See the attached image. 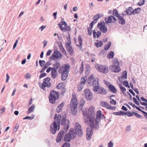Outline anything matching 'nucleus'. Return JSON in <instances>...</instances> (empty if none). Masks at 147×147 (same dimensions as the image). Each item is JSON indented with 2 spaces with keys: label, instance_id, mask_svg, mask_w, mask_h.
Here are the masks:
<instances>
[{
  "label": "nucleus",
  "instance_id": "1",
  "mask_svg": "<svg viewBox=\"0 0 147 147\" xmlns=\"http://www.w3.org/2000/svg\"><path fill=\"white\" fill-rule=\"evenodd\" d=\"M83 115L87 118L84 120L85 123L88 125H89V127L87 129L86 137L87 140H90L92 136L91 132L92 131V109L90 108L87 110L86 109H82Z\"/></svg>",
  "mask_w": 147,
  "mask_h": 147
},
{
  "label": "nucleus",
  "instance_id": "11",
  "mask_svg": "<svg viewBox=\"0 0 147 147\" xmlns=\"http://www.w3.org/2000/svg\"><path fill=\"white\" fill-rule=\"evenodd\" d=\"M97 27L101 32L103 33H105L107 31V28L105 24L104 21L98 22L97 24Z\"/></svg>",
  "mask_w": 147,
  "mask_h": 147
},
{
  "label": "nucleus",
  "instance_id": "35",
  "mask_svg": "<svg viewBox=\"0 0 147 147\" xmlns=\"http://www.w3.org/2000/svg\"><path fill=\"white\" fill-rule=\"evenodd\" d=\"M113 15L115 16L117 18L120 16V15L118 13L117 10L116 9H114L113 10Z\"/></svg>",
  "mask_w": 147,
  "mask_h": 147
},
{
  "label": "nucleus",
  "instance_id": "20",
  "mask_svg": "<svg viewBox=\"0 0 147 147\" xmlns=\"http://www.w3.org/2000/svg\"><path fill=\"white\" fill-rule=\"evenodd\" d=\"M57 75V70L55 68H53L51 71V76L53 78L55 79L56 78Z\"/></svg>",
  "mask_w": 147,
  "mask_h": 147
},
{
  "label": "nucleus",
  "instance_id": "46",
  "mask_svg": "<svg viewBox=\"0 0 147 147\" xmlns=\"http://www.w3.org/2000/svg\"><path fill=\"white\" fill-rule=\"evenodd\" d=\"M133 99L134 102L136 105H140V103L139 102V101L137 100L134 97H133Z\"/></svg>",
  "mask_w": 147,
  "mask_h": 147
},
{
  "label": "nucleus",
  "instance_id": "14",
  "mask_svg": "<svg viewBox=\"0 0 147 147\" xmlns=\"http://www.w3.org/2000/svg\"><path fill=\"white\" fill-rule=\"evenodd\" d=\"M109 70L112 72L118 73L121 71V69L119 67V65H112L109 66Z\"/></svg>",
  "mask_w": 147,
  "mask_h": 147
},
{
  "label": "nucleus",
  "instance_id": "3",
  "mask_svg": "<svg viewBox=\"0 0 147 147\" xmlns=\"http://www.w3.org/2000/svg\"><path fill=\"white\" fill-rule=\"evenodd\" d=\"M61 116L55 114L54 117V121L52 123L50 126V131L53 134H55L57 130L59 131L60 128V123H61Z\"/></svg>",
  "mask_w": 147,
  "mask_h": 147
},
{
  "label": "nucleus",
  "instance_id": "28",
  "mask_svg": "<svg viewBox=\"0 0 147 147\" xmlns=\"http://www.w3.org/2000/svg\"><path fill=\"white\" fill-rule=\"evenodd\" d=\"M96 41H98V42H95L94 43V45L96 47H100L102 45L103 43L102 41H98V40L97 39V40Z\"/></svg>",
  "mask_w": 147,
  "mask_h": 147
},
{
  "label": "nucleus",
  "instance_id": "23",
  "mask_svg": "<svg viewBox=\"0 0 147 147\" xmlns=\"http://www.w3.org/2000/svg\"><path fill=\"white\" fill-rule=\"evenodd\" d=\"M118 20L119 23L121 25H124L125 22L124 18L121 16L118 18Z\"/></svg>",
  "mask_w": 147,
  "mask_h": 147
},
{
  "label": "nucleus",
  "instance_id": "22",
  "mask_svg": "<svg viewBox=\"0 0 147 147\" xmlns=\"http://www.w3.org/2000/svg\"><path fill=\"white\" fill-rule=\"evenodd\" d=\"M108 88L110 91L113 93H115L117 92V90L116 88L112 84L109 86Z\"/></svg>",
  "mask_w": 147,
  "mask_h": 147
},
{
  "label": "nucleus",
  "instance_id": "60",
  "mask_svg": "<svg viewBox=\"0 0 147 147\" xmlns=\"http://www.w3.org/2000/svg\"><path fill=\"white\" fill-rule=\"evenodd\" d=\"M44 82H50V81H51V79L49 77H47L45 78L44 80Z\"/></svg>",
  "mask_w": 147,
  "mask_h": 147
},
{
  "label": "nucleus",
  "instance_id": "47",
  "mask_svg": "<svg viewBox=\"0 0 147 147\" xmlns=\"http://www.w3.org/2000/svg\"><path fill=\"white\" fill-rule=\"evenodd\" d=\"M83 65L84 63L83 62H82L81 63V66L80 68V74H82V73L83 70Z\"/></svg>",
  "mask_w": 147,
  "mask_h": 147
},
{
  "label": "nucleus",
  "instance_id": "44",
  "mask_svg": "<svg viewBox=\"0 0 147 147\" xmlns=\"http://www.w3.org/2000/svg\"><path fill=\"white\" fill-rule=\"evenodd\" d=\"M113 63L114 64H117V65H119V63L118 59L116 58H114L113 60Z\"/></svg>",
  "mask_w": 147,
  "mask_h": 147
},
{
  "label": "nucleus",
  "instance_id": "24",
  "mask_svg": "<svg viewBox=\"0 0 147 147\" xmlns=\"http://www.w3.org/2000/svg\"><path fill=\"white\" fill-rule=\"evenodd\" d=\"M78 42L80 45H76L80 49H81L82 45V40L81 36L80 35H79L78 36Z\"/></svg>",
  "mask_w": 147,
  "mask_h": 147
},
{
  "label": "nucleus",
  "instance_id": "57",
  "mask_svg": "<svg viewBox=\"0 0 147 147\" xmlns=\"http://www.w3.org/2000/svg\"><path fill=\"white\" fill-rule=\"evenodd\" d=\"M113 19V21L112 20V23L114 24H115L117 23V20L116 18L114 16H112V19Z\"/></svg>",
  "mask_w": 147,
  "mask_h": 147
},
{
  "label": "nucleus",
  "instance_id": "16",
  "mask_svg": "<svg viewBox=\"0 0 147 147\" xmlns=\"http://www.w3.org/2000/svg\"><path fill=\"white\" fill-rule=\"evenodd\" d=\"M84 94L86 99L88 100H90L91 99V91L88 89H85L84 90Z\"/></svg>",
  "mask_w": 147,
  "mask_h": 147
},
{
  "label": "nucleus",
  "instance_id": "31",
  "mask_svg": "<svg viewBox=\"0 0 147 147\" xmlns=\"http://www.w3.org/2000/svg\"><path fill=\"white\" fill-rule=\"evenodd\" d=\"M64 106V103H61L59 106H58L56 109V111L57 113H59L61 112L62 109V108Z\"/></svg>",
  "mask_w": 147,
  "mask_h": 147
},
{
  "label": "nucleus",
  "instance_id": "58",
  "mask_svg": "<svg viewBox=\"0 0 147 147\" xmlns=\"http://www.w3.org/2000/svg\"><path fill=\"white\" fill-rule=\"evenodd\" d=\"M70 144L69 143L65 142L62 147H70Z\"/></svg>",
  "mask_w": 147,
  "mask_h": 147
},
{
  "label": "nucleus",
  "instance_id": "32",
  "mask_svg": "<svg viewBox=\"0 0 147 147\" xmlns=\"http://www.w3.org/2000/svg\"><path fill=\"white\" fill-rule=\"evenodd\" d=\"M113 114L115 115L122 116L124 115V111H121L117 112H113Z\"/></svg>",
  "mask_w": 147,
  "mask_h": 147
},
{
  "label": "nucleus",
  "instance_id": "36",
  "mask_svg": "<svg viewBox=\"0 0 147 147\" xmlns=\"http://www.w3.org/2000/svg\"><path fill=\"white\" fill-rule=\"evenodd\" d=\"M67 49L68 53L70 55H72L74 53V51L72 47H67Z\"/></svg>",
  "mask_w": 147,
  "mask_h": 147
},
{
  "label": "nucleus",
  "instance_id": "4",
  "mask_svg": "<svg viewBox=\"0 0 147 147\" xmlns=\"http://www.w3.org/2000/svg\"><path fill=\"white\" fill-rule=\"evenodd\" d=\"M102 112L100 110L98 111L96 113V118L92 116V130H97L99 128V123L100 121L102 116ZM93 131H92V134Z\"/></svg>",
  "mask_w": 147,
  "mask_h": 147
},
{
  "label": "nucleus",
  "instance_id": "50",
  "mask_svg": "<svg viewBox=\"0 0 147 147\" xmlns=\"http://www.w3.org/2000/svg\"><path fill=\"white\" fill-rule=\"evenodd\" d=\"M39 62L40 65L41 67L43 66L45 63V61L43 60H40L39 61Z\"/></svg>",
  "mask_w": 147,
  "mask_h": 147
},
{
  "label": "nucleus",
  "instance_id": "59",
  "mask_svg": "<svg viewBox=\"0 0 147 147\" xmlns=\"http://www.w3.org/2000/svg\"><path fill=\"white\" fill-rule=\"evenodd\" d=\"M101 34V32L100 31H98L96 32V35L97 38H98Z\"/></svg>",
  "mask_w": 147,
  "mask_h": 147
},
{
  "label": "nucleus",
  "instance_id": "56",
  "mask_svg": "<svg viewBox=\"0 0 147 147\" xmlns=\"http://www.w3.org/2000/svg\"><path fill=\"white\" fill-rule=\"evenodd\" d=\"M103 81L105 84L107 85L108 88L109 86L111 84L110 82L107 81L105 80H104Z\"/></svg>",
  "mask_w": 147,
  "mask_h": 147
},
{
  "label": "nucleus",
  "instance_id": "45",
  "mask_svg": "<svg viewBox=\"0 0 147 147\" xmlns=\"http://www.w3.org/2000/svg\"><path fill=\"white\" fill-rule=\"evenodd\" d=\"M123 84L126 87H127L128 88H130V86L129 85V83L127 81L124 80L123 81Z\"/></svg>",
  "mask_w": 147,
  "mask_h": 147
},
{
  "label": "nucleus",
  "instance_id": "55",
  "mask_svg": "<svg viewBox=\"0 0 147 147\" xmlns=\"http://www.w3.org/2000/svg\"><path fill=\"white\" fill-rule=\"evenodd\" d=\"M132 113H134V115L137 117L138 118H140L142 117V116L141 115H140L139 114L134 112V111H132Z\"/></svg>",
  "mask_w": 147,
  "mask_h": 147
},
{
  "label": "nucleus",
  "instance_id": "30",
  "mask_svg": "<svg viewBox=\"0 0 147 147\" xmlns=\"http://www.w3.org/2000/svg\"><path fill=\"white\" fill-rule=\"evenodd\" d=\"M115 54L113 51H110L107 55V57L109 59L113 58Z\"/></svg>",
  "mask_w": 147,
  "mask_h": 147
},
{
  "label": "nucleus",
  "instance_id": "17",
  "mask_svg": "<svg viewBox=\"0 0 147 147\" xmlns=\"http://www.w3.org/2000/svg\"><path fill=\"white\" fill-rule=\"evenodd\" d=\"M141 11V8L140 7H138L134 9L132 11H131L130 12H127V15L131 16L132 14L135 15V14H138Z\"/></svg>",
  "mask_w": 147,
  "mask_h": 147
},
{
  "label": "nucleus",
  "instance_id": "26",
  "mask_svg": "<svg viewBox=\"0 0 147 147\" xmlns=\"http://www.w3.org/2000/svg\"><path fill=\"white\" fill-rule=\"evenodd\" d=\"M85 103V101L84 99L82 98L80 100V102L79 107V108L80 110H82L83 107L84 106Z\"/></svg>",
  "mask_w": 147,
  "mask_h": 147
},
{
  "label": "nucleus",
  "instance_id": "63",
  "mask_svg": "<svg viewBox=\"0 0 147 147\" xmlns=\"http://www.w3.org/2000/svg\"><path fill=\"white\" fill-rule=\"evenodd\" d=\"M113 144L111 141H110L108 144V147H113Z\"/></svg>",
  "mask_w": 147,
  "mask_h": 147
},
{
  "label": "nucleus",
  "instance_id": "48",
  "mask_svg": "<svg viewBox=\"0 0 147 147\" xmlns=\"http://www.w3.org/2000/svg\"><path fill=\"white\" fill-rule=\"evenodd\" d=\"M140 1L141 3H140V2H139L137 4V5L140 6L143 5L145 3V0H140Z\"/></svg>",
  "mask_w": 147,
  "mask_h": 147
},
{
  "label": "nucleus",
  "instance_id": "13",
  "mask_svg": "<svg viewBox=\"0 0 147 147\" xmlns=\"http://www.w3.org/2000/svg\"><path fill=\"white\" fill-rule=\"evenodd\" d=\"M75 126L76 129L74 130V133H75L76 135H78L79 136H81L82 134V131L81 129V127L80 125L78 123H75Z\"/></svg>",
  "mask_w": 147,
  "mask_h": 147
},
{
  "label": "nucleus",
  "instance_id": "39",
  "mask_svg": "<svg viewBox=\"0 0 147 147\" xmlns=\"http://www.w3.org/2000/svg\"><path fill=\"white\" fill-rule=\"evenodd\" d=\"M121 76L123 79H126L127 77V73L126 70L124 71L121 74Z\"/></svg>",
  "mask_w": 147,
  "mask_h": 147
},
{
  "label": "nucleus",
  "instance_id": "54",
  "mask_svg": "<svg viewBox=\"0 0 147 147\" xmlns=\"http://www.w3.org/2000/svg\"><path fill=\"white\" fill-rule=\"evenodd\" d=\"M136 108L137 110L141 112L144 115L145 114V113H146V112L143 111L142 109H141L139 107H138L137 106Z\"/></svg>",
  "mask_w": 147,
  "mask_h": 147
},
{
  "label": "nucleus",
  "instance_id": "12",
  "mask_svg": "<svg viewBox=\"0 0 147 147\" xmlns=\"http://www.w3.org/2000/svg\"><path fill=\"white\" fill-rule=\"evenodd\" d=\"M96 69L100 72L106 73L108 72V67H106L105 65H102L97 64L95 65Z\"/></svg>",
  "mask_w": 147,
  "mask_h": 147
},
{
  "label": "nucleus",
  "instance_id": "15",
  "mask_svg": "<svg viewBox=\"0 0 147 147\" xmlns=\"http://www.w3.org/2000/svg\"><path fill=\"white\" fill-rule=\"evenodd\" d=\"M86 82V80L85 79V78L83 77L82 78L80 84L77 86V90L78 91H80L82 90Z\"/></svg>",
  "mask_w": 147,
  "mask_h": 147
},
{
  "label": "nucleus",
  "instance_id": "19",
  "mask_svg": "<svg viewBox=\"0 0 147 147\" xmlns=\"http://www.w3.org/2000/svg\"><path fill=\"white\" fill-rule=\"evenodd\" d=\"M102 16L100 15V13L96 14L92 18V19L94 20V21H92V27L93 24L96 23L97 21Z\"/></svg>",
  "mask_w": 147,
  "mask_h": 147
},
{
  "label": "nucleus",
  "instance_id": "52",
  "mask_svg": "<svg viewBox=\"0 0 147 147\" xmlns=\"http://www.w3.org/2000/svg\"><path fill=\"white\" fill-rule=\"evenodd\" d=\"M63 86V84L60 83L57 86V88L59 89H61L62 88Z\"/></svg>",
  "mask_w": 147,
  "mask_h": 147
},
{
  "label": "nucleus",
  "instance_id": "5",
  "mask_svg": "<svg viewBox=\"0 0 147 147\" xmlns=\"http://www.w3.org/2000/svg\"><path fill=\"white\" fill-rule=\"evenodd\" d=\"M69 68V65L66 64L62 65L59 69V72L60 74L62 73L61 78L63 81L65 80L67 78Z\"/></svg>",
  "mask_w": 147,
  "mask_h": 147
},
{
  "label": "nucleus",
  "instance_id": "27",
  "mask_svg": "<svg viewBox=\"0 0 147 147\" xmlns=\"http://www.w3.org/2000/svg\"><path fill=\"white\" fill-rule=\"evenodd\" d=\"M112 16H109L108 18H105V23L107 24L112 23Z\"/></svg>",
  "mask_w": 147,
  "mask_h": 147
},
{
  "label": "nucleus",
  "instance_id": "9",
  "mask_svg": "<svg viewBox=\"0 0 147 147\" xmlns=\"http://www.w3.org/2000/svg\"><path fill=\"white\" fill-rule=\"evenodd\" d=\"M58 25L61 30L62 31H69L70 30V27L67 25L65 21L61 22V23L58 24Z\"/></svg>",
  "mask_w": 147,
  "mask_h": 147
},
{
  "label": "nucleus",
  "instance_id": "41",
  "mask_svg": "<svg viewBox=\"0 0 147 147\" xmlns=\"http://www.w3.org/2000/svg\"><path fill=\"white\" fill-rule=\"evenodd\" d=\"M71 112L72 115H76L77 112V108H74L73 109L71 108Z\"/></svg>",
  "mask_w": 147,
  "mask_h": 147
},
{
  "label": "nucleus",
  "instance_id": "43",
  "mask_svg": "<svg viewBox=\"0 0 147 147\" xmlns=\"http://www.w3.org/2000/svg\"><path fill=\"white\" fill-rule=\"evenodd\" d=\"M134 113L132 112H130L129 111H128L127 112H124V115H126L128 117H130L134 115Z\"/></svg>",
  "mask_w": 147,
  "mask_h": 147
},
{
  "label": "nucleus",
  "instance_id": "53",
  "mask_svg": "<svg viewBox=\"0 0 147 147\" xmlns=\"http://www.w3.org/2000/svg\"><path fill=\"white\" fill-rule=\"evenodd\" d=\"M133 9L132 7H129L127 9H126L125 11L124 12H126V14H127V12H130L129 11H131V10H132Z\"/></svg>",
  "mask_w": 147,
  "mask_h": 147
},
{
  "label": "nucleus",
  "instance_id": "49",
  "mask_svg": "<svg viewBox=\"0 0 147 147\" xmlns=\"http://www.w3.org/2000/svg\"><path fill=\"white\" fill-rule=\"evenodd\" d=\"M110 102L111 104L114 105H116L117 102L115 100L112 98H110Z\"/></svg>",
  "mask_w": 147,
  "mask_h": 147
},
{
  "label": "nucleus",
  "instance_id": "8",
  "mask_svg": "<svg viewBox=\"0 0 147 147\" xmlns=\"http://www.w3.org/2000/svg\"><path fill=\"white\" fill-rule=\"evenodd\" d=\"M78 104V101L77 100L76 95L75 93L73 94L72 98L70 102V108H77Z\"/></svg>",
  "mask_w": 147,
  "mask_h": 147
},
{
  "label": "nucleus",
  "instance_id": "18",
  "mask_svg": "<svg viewBox=\"0 0 147 147\" xmlns=\"http://www.w3.org/2000/svg\"><path fill=\"white\" fill-rule=\"evenodd\" d=\"M51 86V84L50 82H48L43 81L42 84L41 85V86L40 85V87L41 88L43 89V90H45L46 87L49 88Z\"/></svg>",
  "mask_w": 147,
  "mask_h": 147
},
{
  "label": "nucleus",
  "instance_id": "6",
  "mask_svg": "<svg viewBox=\"0 0 147 147\" xmlns=\"http://www.w3.org/2000/svg\"><path fill=\"white\" fill-rule=\"evenodd\" d=\"M59 94L55 90H52L50 92L49 96V102L52 104L54 103L56 100L59 98Z\"/></svg>",
  "mask_w": 147,
  "mask_h": 147
},
{
  "label": "nucleus",
  "instance_id": "61",
  "mask_svg": "<svg viewBox=\"0 0 147 147\" xmlns=\"http://www.w3.org/2000/svg\"><path fill=\"white\" fill-rule=\"evenodd\" d=\"M46 75V74L45 73H41V74L40 75L39 77V78L41 79L43 77L45 76Z\"/></svg>",
  "mask_w": 147,
  "mask_h": 147
},
{
  "label": "nucleus",
  "instance_id": "51",
  "mask_svg": "<svg viewBox=\"0 0 147 147\" xmlns=\"http://www.w3.org/2000/svg\"><path fill=\"white\" fill-rule=\"evenodd\" d=\"M107 109H111L115 110L116 109V107H112V106L109 105Z\"/></svg>",
  "mask_w": 147,
  "mask_h": 147
},
{
  "label": "nucleus",
  "instance_id": "7",
  "mask_svg": "<svg viewBox=\"0 0 147 147\" xmlns=\"http://www.w3.org/2000/svg\"><path fill=\"white\" fill-rule=\"evenodd\" d=\"M76 136V134L74 133V130L72 129H70L69 132L65 135L64 140L66 142H70L71 140L72 136L74 138Z\"/></svg>",
  "mask_w": 147,
  "mask_h": 147
},
{
  "label": "nucleus",
  "instance_id": "29",
  "mask_svg": "<svg viewBox=\"0 0 147 147\" xmlns=\"http://www.w3.org/2000/svg\"><path fill=\"white\" fill-rule=\"evenodd\" d=\"M35 106L33 105L28 108L27 114H29L33 112L35 109Z\"/></svg>",
  "mask_w": 147,
  "mask_h": 147
},
{
  "label": "nucleus",
  "instance_id": "37",
  "mask_svg": "<svg viewBox=\"0 0 147 147\" xmlns=\"http://www.w3.org/2000/svg\"><path fill=\"white\" fill-rule=\"evenodd\" d=\"M88 34L91 35L92 32V22L90 23L89 27L88 28Z\"/></svg>",
  "mask_w": 147,
  "mask_h": 147
},
{
  "label": "nucleus",
  "instance_id": "62",
  "mask_svg": "<svg viewBox=\"0 0 147 147\" xmlns=\"http://www.w3.org/2000/svg\"><path fill=\"white\" fill-rule=\"evenodd\" d=\"M34 118V115L32 116V117H29V116H26L25 118H24V119H28L30 120H32Z\"/></svg>",
  "mask_w": 147,
  "mask_h": 147
},
{
  "label": "nucleus",
  "instance_id": "40",
  "mask_svg": "<svg viewBox=\"0 0 147 147\" xmlns=\"http://www.w3.org/2000/svg\"><path fill=\"white\" fill-rule=\"evenodd\" d=\"M119 86L123 93L124 94H126V93L125 92V91H126V88L122 86L121 84H119Z\"/></svg>",
  "mask_w": 147,
  "mask_h": 147
},
{
  "label": "nucleus",
  "instance_id": "2",
  "mask_svg": "<svg viewBox=\"0 0 147 147\" xmlns=\"http://www.w3.org/2000/svg\"><path fill=\"white\" fill-rule=\"evenodd\" d=\"M62 117L61 121V124L63 126V130L60 131L57 138L56 142L57 143L60 142L62 139L64 134L68 131L69 127V121L66 119V115Z\"/></svg>",
  "mask_w": 147,
  "mask_h": 147
},
{
  "label": "nucleus",
  "instance_id": "21",
  "mask_svg": "<svg viewBox=\"0 0 147 147\" xmlns=\"http://www.w3.org/2000/svg\"><path fill=\"white\" fill-rule=\"evenodd\" d=\"M107 93L106 90L102 87L100 86L99 89V91L98 92L97 94H106Z\"/></svg>",
  "mask_w": 147,
  "mask_h": 147
},
{
  "label": "nucleus",
  "instance_id": "25",
  "mask_svg": "<svg viewBox=\"0 0 147 147\" xmlns=\"http://www.w3.org/2000/svg\"><path fill=\"white\" fill-rule=\"evenodd\" d=\"M97 82L96 85H94V86H93V90L96 93L97 92H98V91L100 87L99 82H98L97 81Z\"/></svg>",
  "mask_w": 147,
  "mask_h": 147
},
{
  "label": "nucleus",
  "instance_id": "10",
  "mask_svg": "<svg viewBox=\"0 0 147 147\" xmlns=\"http://www.w3.org/2000/svg\"><path fill=\"white\" fill-rule=\"evenodd\" d=\"M61 54L59 51L57 50H55L53 55L50 57V59L53 60H55L61 59Z\"/></svg>",
  "mask_w": 147,
  "mask_h": 147
},
{
  "label": "nucleus",
  "instance_id": "42",
  "mask_svg": "<svg viewBox=\"0 0 147 147\" xmlns=\"http://www.w3.org/2000/svg\"><path fill=\"white\" fill-rule=\"evenodd\" d=\"M100 105L102 106L106 107L107 109L109 104L107 102L103 101L101 102Z\"/></svg>",
  "mask_w": 147,
  "mask_h": 147
},
{
  "label": "nucleus",
  "instance_id": "64",
  "mask_svg": "<svg viewBox=\"0 0 147 147\" xmlns=\"http://www.w3.org/2000/svg\"><path fill=\"white\" fill-rule=\"evenodd\" d=\"M128 103L129 105L132 106L134 108H136L137 107V106L134 104L132 103L131 102H129Z\"/></svg>",
  "mask_w": 147,
  "mask_h": 147
},
{
  "label": "nucleus",
  "instance_id": "33",
  "mask_svg": "<svg viewBox=\"0 0 147 147\" xmlns=\"http://www.w3.org/2000/svg\"><path fill=\"white\" fill-rule=\"evenodd\" d=\"M53 65L54 67L53 68H55L57 70V69L60 67V64L59 62H57L53 64Z\"/></svg>",
  "mask_w": 147,
  "mask_h": 147
},
{
  "label": "nucleus",
  "instance_id": "34",
  "mask_svg": "<svg viewBox=\"0 0 147 147\" xmlns=\"http://www.w3.org/2000/svg\"><path fill=\"white\" fill-rule=\"evenodd\" d=\"M94 74H92V86L97 85V82H98L99 79L98 78H95L94 77Z\"/></svg>",
  "mask_w": 147,
  "mask_h": 147
},
{
  "label": "nucleus",
  "instance_id": "38",
  "mask_svg": "<svg viewBox=\"0 0 147 147\" xmlns=\"http://www.w3.org/2000/svg\"><path fill=\"white\" fill-rule=\"evenodd\" d=\"M111 41H110L108 43V44L106 45L104 47V50L105 51H107L111 47Z\"/></svg>",
  "mask_w": 147,
  "mask_h": 147
}]
</instances>
